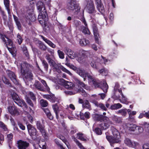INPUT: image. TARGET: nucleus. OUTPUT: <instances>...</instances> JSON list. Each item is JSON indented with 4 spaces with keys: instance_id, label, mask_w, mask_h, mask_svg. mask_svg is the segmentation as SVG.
I'll list each match as a JSON object with an SVG mask.
<instances>
[{
    "instance_id": "nucleus-23",
    "label": "nucleus",
    "mask_w": 149,
    "mask_h": 149,
    "mask_svg": "<svg viewBox=\"0 0 149 149\" xmlns=\"http://www.w3.org/2000/svg\"><path fill=\"white\" fill-rule=\"evenodd\" d=\"M82 108L83 109H86L91 110V106L88 100H84V102L82 104Z\"/></svg>"
},
{
    "instance_id": "nucleus-30",
    "label": "nucleus",
    "mask_w": 149,
    "mask_h": 149,
    "mask_svg": "<svg viewBox=\"0 0 149 149\" xmlns=\"http://www.w3.org/2000/svg\"><path fill=\"white\" fill-rule=\"evenodd\" d=\"M35 87L38 90L41 91H44V88L41 86L40 83L38 81H36L34 84Z\"/></svg>"
},
{
    "instance_id": "nucleus-22",
    "label": "nucleus",
    "mask_w": 149,
    "mask_h": 149,
    "mask_svg": "<svg viewBox=\"0 0 149 149\" xmlns=\"http://www.w3.org/2000/svg\"><path fill=\"white\" fill-rule=\"evenodd\" d=\"M40 36L43 40L49 46L53 48H55L56 47V45L53 43L51 41L48 40L47 38H45L44 36L41 35H40Z\"/></svg>"
},
{
    "instance_id": "nucleus-49",
    "label": "nucleus",
    "mask_w": 149,
    "mask_h": 149,
    "mask_svg": "<svg viewBox=\"0 0 149 149\" xmlns=\"http://www.w3.org/2000/svg\"><path fill=\"white\" fill-rule=\"evenodd\" d=\"M41 82L44 85L45 88V89L47 90H48L49 89V88L47 86V83L43 79H40Z\"/></svg>"
},
{
    "instance_id": "nucleus-12",
    "label": "nucleus",
    "mask_w": 149,
    "mask_h": 149,
    "mask_svg": "<svg viewBox=\"0 0 149 149\" xmlns=\"http://www.w3.org/2000/svg\"><path fill=\"white\" fill-rule=\"evenodd\" d=\"M7 109L9 113L12 116L19 114L18 109L14 105L9 106Z\"/></svg>"
},
{
    "instance_id": "nucleus-56",
    "label": "nucleus",
    "mask_w": 149,
    "mask_h": 149,
    "mask_svg": "<svg viewBox=\"0 0 149 149\" xmlns=\"http://www.w3.org/2000/svg\"><path fill=\"white\" fill-rule=\"evenodd\" d=\"M51 65H52L56 70H58L59 68L58 65L54 61L50 63Z\"/></svg>"
},
{
    "instance_id": "nucleus-31",
    "label": "nucleus",
    "mask_w": 149,
    "mask_h": 149,
    "mask_svg": "<svg viewBox=\"0 0 149 149\" xmlns=\"http://www.w3.org/2000/svg\"><path fill=\"white\" fill-rule=\"evenodd\" d=\"M79 42L80 45L81 46H85L87 45L90 43L89 40L85 38H83L82 39H80Z\"/></svg>"
},
{
    "instance_id": "nucleus-13",
    "label": "nucleus",
    "mask_w": 149,
    "mask_h": 149,
    "mask_svg": "<svg viewBox=\"0 0 149 149\" xmlns=\"http://www.w3.org/2000/svg\"><path fill=\"white\" fill-rule=\"evenodd\" d=\"M37 128L40 131L42 135L45 138L47 136V135L44 127L42 125L40 122L37 121L36 122Z\"/></svg>"
},
{
    "instance_id": "nucleus-46",
    "label": "nucleus",
    "mask_w": 149,
    "mask_h": 149,
    "mask_svg": "<svg viewBox=\"0 0 149 149\" xmlns=\"http://www.w3.org/2000/svg\"><path fill=\"white\" fill-rule=\"evenodd\" d=\"M57 53L60 58L63 59L64 58V54L62 51L58 50L57 51Z\"/></svg>"
},
{
    "instance_id": "nucleus-55",
    "label": "nucleus",
    "mask_w": 149,
    "mask_h": 149,
    "mask_svg": "<svg viewBox=\"0 0 149 149\" xmlns=\"http://www.w3.org/2000/svg\"><path fill=\"white\" fill-rule=\"evenodd\" d=\"M52 108L55 113L59 112V108L58 105L56 104L53 105H52Z\"/></svg>"
},
{
    "instance_id": "nucleus-59",
    "label": "nucleus",
    "mask_w": 149,
    "mask_h": 149,
    "mask_svg": "<svg viewBox=\"0 0 149 149\" xmlns=\"http://www.w3.org/2000/svg\"><path fill=\"white\" fill-rule=\"evenodd\" d=\"M79 92L80 94L84 97H86L87 96V94L85 91L83 89H80L79 90Z\"/></svg>"
},
{
    "instance_id": "nucleus-9",
    "label": "nucleus",
    "mask_w": 149,
    "mask_h": 149,
    "mask_svg": "<svg viewBox=\"0 0 149 149\" xmlns=\"http://www.w3.org/2000/svg\"><path fill=\"white\" fill-rule=\"evenodd\" d=\"M113 124V123L108 117L105 116L102 123L99 125V126L102 130H106L110 126Z\"/></svg>"
},
{
    "instance_id": "nucleus-18",
    "label": "nucleus",
    "mask_w": 149,
    "mask_h": 149,
    "mask_svg": "<svg viewBox=\"0 0 149 149\" xmlns=\"http://www.w3.org/2000/svg\"><path fill=\"white\" fill-rule=\"evenodd\" d=\"M37 9L40 13H43L44 12H46L45 8L43 3L41 1H39L37 3Z\"/></svg>"
},
{
    "instance_id": "nucleus-58",
    "label": "nucleus",
    "mask_w": 149,
    "mask_h": 149,
    "mask_svg": "<svg viewBox=\"0 0 149 149\" xmlns=\"http://www.w3.org/2000/svg\"><path fill=\"white\" fill-rule=\"evenodd\" d=\"M28 94L32 100H36L35 96L33 93L31 92H29L28 93Z\"/></svg>"
},
{
    "instance_id": "nucleus-60",
    "label": "nucleus",
    "mask_w": 149,
    "mask_h": 149,
    "mask_svg": "<svg viewBox=\"0 0 149 149\" xmlns=\"http://www.w3.org/2000/svg\"><path fill=\"white\" fill-rule=\"evenodd\" d=\"M42 64L45 68V69L46 70H47L48 67V65L47 63L45 61L43 60L42 61Z\"/></svg>"
},
{
    "instance_id": "nucleus-32",
    "label": "nucleus",
    "mask_w": 149,
    "mask_h": 149,
    "mask_svg": "<svg viewBox=\"0 0 149 149\" xmlns=\"http://www.w3.org/2000/svg\"><path fill=\"white\" fill-rule=\"evenodd\" d=\"M42 109L48 118H49L50 120H52L53 119V116L51 114L48 109Z\"/></svg>"
},
{
    "instance_id": "nucleus-45",
    "label": "nucleus",
    "mask_w": 149,
    "mask_h": 149,
    "mask_svg": "<svg viewBox=\"0 0 149 149\" xmlns=\"http://www.w3.org/2000/svg\"><path fill=\"white\" fill-rule=\"evenodd\" d=\"M23 40L20 35L18 34L17 36V39L16 40L18 44L19 45H20L22 42Z\"/></svg>"
},
{
    "instance_id": "nucleus-48",
    "label": "nucleus",
    "mask_w": 149,
    "mask_h": 149,
    "mask_svg": "<svg viewBox=\"0 0 149 149\" xmlns=\"http://www.w3.org/2000/svg\"><path fill=\"white\" fill-rule=\"evenodd\" d=\"M40 103L41 106L44 107H47L48 105V103L47 101L43 99H41L40 100Z\"/></svg>"
},
{
    "instance_id": "nucleus-63",
    "label": "nucleus",
    "mask_w": 149,
    "mask_h": 149,
    "mask_svg": "<svg viewBox=\"0 0 149 149\" xmlns=\"http://www.w3.org/2000/svg\"><path fill=\"white\" fill-rule=\"evenodd\" d=\"M84 116L86 118L88 119L90 117V113L88 112H86L84 114Z\"/></svg>"
},
{
    "instance_id": "nucleus-3",
    "label": "nucleus",
    "mask_w": 149,
    "mask_h": 149,
    "mask_svg": "<svg viewBox=\"0 0 149 149\" xmlns=\"http://www.w3.org/2000/svg\"><path fill=\"white\" fill-rule=\"evenodd\" d=\"M111 130L113 136L112 137L107 135L106 138L107 140L110 143H117L120 142V136L119 133L115 128L111 127Z\"/></svg>"
},
{
    "instance_id": "nucleus-24",
    "label": "nucleus",
    "mask_w": 149,
    "mask_h": 149,
    "mask_svg": "<svg viewBox=\"0 0 149 149\" xmlns=\"http://www.w3.org/2000/svg\"><path fill=\"white\" fill-rule=\"evenodd\" d=\"M92 103L94 104L97 107L100 108L106 111L107 109L104 104L101 103H99L97 101L94 100L92 102Z\"/></svg>"
},
{
    "instance_id": "nucleus-52",
    "label": "nucleus",
    "mask_w": 149,
    "mask_h": 149,
    "mask_svg": "<svg viewBox=\"0 0 149 149\" xmlns=\"http://www.w3.org/2000/svg\"><path fill=\"white\" fill-rule=\"evenodd\" d=\"M28 19L31 22H34L35 21L36 18L35 15L33 14H31L29 15V16H28Z\"/></svg>"
},
{
    "instance_id": "nucleus-47",
    "label": "nucleus",
    "mask_w": 149,
    "mask_h": 149,
    "mask_svg": "<svg viewBox=\"0 0 149 149\" xmlns=\"http://www.w3.org/2000/svg\"><path fill=\"white\" fill-rule=\"evenodd\" d=\"M61 69L63 72L68 74L70 75H72V74L71 73V72L69 70H68L65 67H64L63 66H61Z\"/></svg>"
},
{
    "instance_id": "nucleus-11",
    "label": "nucleus",
    "mask_w": 149,
    "mask_h": 149,
    "mask_svg": "<svg viewBox=\"0 0 149 149\" xmlns=\"http://www.w3.org/2000/svg\"><path fill=\"white\" fill-rule=\"evenodd\" d=\"M17 144L18 149H26L29 146V143L21 140L18 141Z\"/></svg>"
},
{
    "instance_id": "nucleus-57",
    "label": "nucleus",
    "mask_w": 149,
    "mask_h": 149,
    "mask_svg": "<svg viewBox=\"0 0 149 149\" xmlns=\"http://www.w3.org/2000/svg\"><path fill=\"white\" fill-rule=\"evenodd\" d=\"M0 11L3 20L6 21L7 19V17L5 15L4 12L1 10H0Z\"/></svg>"
},
{
    "instance_id": "nucleus-6",
    "label": "nucleus",
    "mask_w": 149,
    "mask_h": 149,
    "mask_svg": "<svg viewBox=\"0 0 149 149\" xmlns=\"http://www.w3.org/2000/svg\"><path fill=\"white\" fill-rule=\"evenodd\" d=\"M88 52V51L81 50L79 51V54L76 56L77 61L81 63H85L86 60V54Z\"/></svg>"
},
{
    "instance_id": "nucleus-61",
    "label": "nucleus",
    "mask_w": 149,
    "mask_h": 149,
    "mask_svg": "<svg viewBox=\"0 0 149 149\" xmlns=\"http://www.w3.org/2000/svg\"><path fill=\"white\" fill-rule=\"evenodd\" d=\"M46 59L48 61V62L50 64L54 61L50 57V55H47L46 56Z\"/></svg>"
},
{
    "instance_id": "nucleus-50",
    "label": "nucleus",
    "mask_w": 149,
    "mask_h": 149,
    "mask_svg": "<svg viewBox=\"0 0 149 149\" xmlns=\"http://www.w3.org/2000/svg\"><path fill=\"white\" fill-rule=\"evenodd\" d=\"M25 99L26 102L29 105L32 107H33V103L32 102L31 100L29 97H28L27 96H26Z\"/></svg>"
},
{
    "instance_id": "nucleus-39",
    "label": "nucleus",
    "mask_w": 149,
    "mask_h": 149,
    "mask_svg": "<svg viewBox=\"0 0 149 149\" xmlns=\"http://www.w3.org/2000/svg\"><path fill=\"white\" fill-rule=\"evenodd\" d=\"M13 134L12 133L8 134L7 135L6 138L8 142L9 143H11L13 140Z\"/></svg>"
},
{
    "instance_id": "nucleus-21",
    "label": "nucleus",
    "mask_w": 149,
    "mask_h": 149,
    "mask_svg": "<svg viewBox=\"0 0 149 149\" xmlns=\"http://www.w3.org/2000/svg\"><path fill=\"white\" fill-rule=\"evenodd\" d=\"M43 97L48 100L52 102H55L56 100V99L54 95L53 94L51 95H43Z\"/></svg>"
},
{
    "instance_id": "nucleus-36",
    "label": "nucleus",
    "mask_w": 149,
    "mask_h": 149,
    "mask_svg": "<svg viewBox=\"0 0 149 149\" xmlns=\"http://www.w3.org/2000/svg\"><path fill=\"white\" fill-rule=\"evenodd\" d=\"M76 82L81 87H82L88 90L89 89V87L85 84L83 82L81 81L80 80L77 79V80Z\"/></svg>"
},
{
    "instance_id": "nucleus-35",
    "label": "nucleus",
    "mask_w": 149,
    "mask_h": 149,
    "mask_svg": "<svg viewBox=\"0 0 149 149\" xmlns=\"http://www.w3.org/2000/svg\"><path fill=\"white\" fill-rule=\"evenodd\" d=\"M0 127L4 132H6V133L8 132V130L7 127V126L3 122L1 121H0Z\"/></svg>"
},
{
    "instance_id": "nucleus-8",
    "label": "nucleus",
    "mask_w": 149,
    "mask_h": 149,
    "mask_svg": "<svg viewBox=\"0 0 149 149\" xmlns=\"http://www.w3.org/2000/svg\"><path fill=\"white\" fill-rule=\"evenodd\" d=\"M68 8L70 10H74L78 13L79 11L80 7L79 4H76L74 0H71L67 5Z\"/></svg>"
},
{
    "instance_id": "nucleus-2",
    "label": "nucleus",
    "mask_w": 149,
    "mask_h": 149,
    "mask_svg": "<svg viewBox=\"0 0 149 149\" xmlns=\"http://www.w3.org/2000/svg\"><path fill=\"white\" fill-rule=\"evenodd\" d=\"M32 66L26 62H24L20 64V69L21 75L26 79H32L33 74L30 71Z\"/></svg>"
},
{
    "instance_id": "nucleus-54",
    "label": "nucleus",
    "mask_w": 149,
    "mask_h": 149,
    "mask_svg": "<svg viewBox=\"0 0 149 149\" xmlns=\"http://www.w3.org/2000/svg\"><path fill=\"white\" fill-rule=\"evenodd\" d=\"M2 80L3 82L6 84L8 85V86L11 87V85L9 81L5 77L2 78Z\"/></svg>"
},
{
    "instance_id": "nucleus-10",
    "label": "nucleus",
    "mask_w": 149,
    "mask_h": 149,
    "mask_svg": "<svg viewBox=\"0 0 149 149\" xmlns=\"http://www.w3.org/2000/svg\"><path fill=\"white\" fill-rule=\"evenodd\" d=\"M27 128L29 135L33 138H35L37 136V132L35 128L30 124H29L27 125Z\"/></svg>"
},
{
    "instance_id": "nucleus-17",
    "label": "nucleus",
    "mask_w": 149,
    "mask_h": 149,
    "mask_svg": "<svg viewBox=\"0 0 149 149\" xmlns=\"http://www.w3.org/2000/svg\"><path fill=\"white\" fill-rule=\"evenodd\" d=\"M60 81L63 83L65 88L68 89H71L72 88L73 84L72 82L67 81L62 79H60Z\"/></svg>"
},
{
    "instance_id": "nucleus-44",
    "label": "nucleus",
    "mask_w": 149,
    "mask_h": 149,
    "mask_svg": "<svg viewBox=\"0 0 149 149\" xmlns=\"http://www.w3.org/2000/svg\"><path fill=\"white\" fill-rule=\"evenodd\" d=\"M74 141L81 149H85L77 139L74 138Z\"/></svg>"
},
{
    "instance_id": "nucleus-20",
    "label": "nucleus",
    "mask_w": 149,
    "mask_h": 149,
    "mask_svg": "<svg viewBox=\"0 0 149 149\" xmlns=\"http://www.w3.org/2000/svg\"><path fill=\"white\" fill-rule=\"evenodd\" d=\"M125 143L128 146L130 147H134L136 146V143L134 141H132L129 139H126L124 141Z\"/></svg>"
},
{
    "instance_id": "nucleus-28",
    "label": "nucleus",
    "mask_w": 149,
    "mask_h": 149,
    "mask_svg": "<svg viewBox=\"0 0 149 149\" xmlns=\"http://www.w3.org/2000/svg\"><path fill=\"white\" fill-rule=\"evenodd\" d=\"M120 95H121L122 97L120 99V98L119 99V101L120 102L125 104H128L130 102L128 101V99L126 97H125V96L123 95L122 93H121Z\"/></svg>"
},
{
    "instance_id": "nucleus-40",
    "label": "nucleus",
    "mask_w": 149,
    "mask_h": 149,
    "mask_svg": "<svg viewBox=\"0 0 149 149\" xmlns=\"http://www.w3.org/2000/svg\"><path fill=\"white\" fill-rule=\"evenodd\" d=\"M97 8L98 11L101 13H103L104 12V9L102 4L97 6Z\"/></svg>"
},
{
    "instance_id": "nucleus-7",
    "label": "nucleus",
    "mask_w": 149,
    "mask_h": 149,
    "mask_svg": "<svg viewBox=\"0 0 149 149\" xmlns=\"http://www.w3.org/2000/svg\"><path fill=\"white\" fill-rule=\"evenodd\" d=\"M113 97L116 100L120 98V95L122 92V89L120 88V86L118 83H115V86L114 87L113 90Z\"/></svg>"
},
{
    "instance_id": "nucleus-38",
    "label": "nucleus",
    "mask_w": 149,
    "mask_h": 149,
    "mask_svg": "<svg viewBox=\"0 0 149 149\" xmlns=\"http://www.w3.org/2000/svg\"><path fill=\"white\" fill-rule=\"evenodd\" d=\"M122 105L118 103L117 104H115L111 106V109L112 110H114L118 109L121 108Z\"/></svg>"
},
{
    "instance_id": "nucleus-4",
    "label": "nucleus",
    "mask_w": 149,
    "mask_h": 149,
    "mask_svg": "<svg viewBox=\"0 0 149 149\" xmlns=\"http://www.w3.org/2000/svg\"><path fill=\"white\" fill-rule=\"evenodd\" d=\"M38 19L39 22L44 28V29L46 30V32L48 31L49 28L47 24L48 17L47 12L40 13Z\"/></svg>"
},
{
    "instance_id": "nucleus-64",
    "label": "nucleus",
    "mask_w": 149,
    "mask_h": 149,
    "mask_svg": "<svg viewBox=\"0 0 149 149\" xmlns=\"http://www.w3.org/2000/svg\"><path fill=\"white\" fill-rule=\"evenodd\" d=\"M143 149H149V144H144L143 146Z\"/></svg>"
},
{
    "instance_id": "nucleus-25",
    "label": "nucleus",
    "mask_w": 149,
    "mask_h": 149,
    "mask_svg": "<svg viewBox=\"0 0 149 149\" xmlns=\"http://www.w3.org/2000/svg\"><path fill=\"white\" fill-rule=\"evenodd\" d=\"M13 17L18 29L19 30L22 29V25L19 21L18 18L15 15H13Z\"/></svg>"
},
{
    "instance_id": "nucleus-34",
    "label": "nucleus",
    "mask_w": 149,
    "mask_h": 149,
    "mask_svg": "<svg viewBox=\"0 0 149 149\" xmlns=\"http://www.w3.org/2000/svg\"><path fill=\"white\" fill-rule=\"evenodd\" d=\"M127 126L129 128V130L131 131H134L136 129L137 126L133 124H128Z\"/></svg>"
},
{
    "instance_id": "nucleus-29",
    "label": "nucleus",
    "mask_w": 149,
    "mask_h": 149,
    "mask_svg": "<svg viewBox=\"0 0 149 149\" xmlns=\"http://www.w3.org/2000/svg\"><path fill=\"white\" fill-rule=\"evenodd\" d=\"M104 117L105 116H103L102 115L95 114L93 116V119L95 120L100 121L102 122L103 121Z\"/></svg>"
},
{
    "instance_id": "nucleus-27",
    "label": "nucleus",
    "mask_w": 149,
    "mask_h": 149,
    "mask_svg": "<svg viewBox=\"0 0 149 149\" xmlns=\"http://www.w3.org/2000/svg\"><path fill=\"white\" fill-rule=\"evenodd\" d=\"M95 10L94 6L93 3L91 2L89 4L87 7V11L89 13H94Z\"/></svg>"
},
{
    "instance_id": "nucleus-37",
    "label": "nucleus",
    "mask_w": 149,
    "mask_h": 149,
    "mask_svg": "<svg viewBox=\"0 0 149 149\" xmlns=\"http://www.w3.org/2000/svg\"><path fill=\"white\" fill-rule=\"evenodd\" d=\"M38 44L39 48L41 50L45 51L47 49V47L42 42L39 41Z\"/></svg>"
},
{
    "instance_id": "nucleus-42",
    "label": "nucleus",
    "mask_w": 149,
    "mask_h": 149,
    "mask_svg": "<svg viewBox=\"0 0 149 149\" xmlns=\"http://www.w3.org/2000/svg\"><path fill=\"white\" fill-rule=\"evenodd\" d=\"M112 117L113 120L115 121L116 123H121V119L120 118L114 115L112 116Z\"/></svg>"
},
{
    "instance_id": "nucleus-33",
    "label": "nucleus",
    "mask_w": 149,
    "mask_h": 149,
    "mask_svg": "<svg viewBox=\"0 0 149 149\" xmlns=\"http://www.w3.org/2000/svg\"><path fill=\"white\" fill-rule=\"evenodd\" d=\"M100 62L99 59H97L96 61H93L91 63V66L93 68L97 69L98 65V62Z\"/></svg>"
},
{
    "instance_id": "nucleus-51",
    "label": "nucleus",
    "mask_w": 149,
    "mask_h": 149,
    "mask_svg": "<svg viewBox=\"0 0 149 149\" xmlns=\"http://www.w3.org/2000/svg\"><path fill=\"white\" fill-rule=\"evenodd\" d=\"M82 32L85 34H90V32L87 27H83Z\"/></svg>"
},
{
    "instance_id": "nucleus-5",
    "label": "nucleus",
    "mask_w": 149,
    "mask_h": 149,
    "mask_svg": "<svg viewBox=\"0 0 149 149\" xmlns=\"http://www.w3.org/2000/svg\"><path fill=\"white\" fill-rule=\"evenodd\" d=\"M12 97L14 102L19 106L21 107L24 106L26 108H28V106L24 101L22 99H20L16 93H12Z\"/></svg>"
},
{
    "instance_id": "nucleus-1",
    "label": "nucleus",
    "mask_w": 149,
    "mask_h": 149,
    "mask_svg": "<svg viewBox=\"0 0 149 149\" xmlns=\"http://www.w3.org/2000/svg\"><path fill=\"white\" fill-rule=\"evenodd\" d=\"M76 72L80 76L84 78V81L85 78L87 77L90 83L93 84L95 88H100L104 93H106L107 92L108 86L105 80H103L102 82L99 83L95 80L93 76L86 72L83 69L81 68H78Z\"/></svg>"
},
{
    "instance_id": "nucleus-62",
    "label": "nucleus",
    "mask_w": 149,
    "mask_h": 149,
    "mask_svg": "<svg viewBox=\"0 0 149 149\" xmlns=\"http://www.w3.org/2000/svg\"><path fill=\"white\" fill-rule=\"evenodd\" d=\"M64 92L66 94L69 95H74L76 93L75 92H73L72 91H65Z\"/></svg>"
},
{
    "instance_id": "nucleus-15",
    "label": "nucleus",
    "mask_w": 149,
    "mask_h": 149,
    "mask_svg": "<svg viewBox=\"0 0 149 149\" xmlns=\"http://www.w3.org/2000/svg\"><path fill=\"white\" fill-rule=\"evenodd\" d=\"M0 35L1 38L3 40L4 43L6 44L7 45L13 46V42L11 40L6 37L5 35L0 34Z\"/></svg>"
},
{
    "instance_id": "nucleus-43",
    "label": "nucleus",
    "mask_w": 149,
    "mask_h": 149,
    "mask_svg": "<svg viewBox=\"0 0 149 149\" xmlns=\"http://www.w3.org/2000/svg\"><path fill=\"white\" fill-rule=\"evenodd\" d=\"M77 138L78 139L83 141H86V139L85 138L84 136H83V135L82 133H78L77 134Z\"/></svg>"
},
{
    "instance_id": "nucleus-16",
    "label": "nucleus",
    "mask_w": 149,
    "mask_h": 149,
    "mask_svg": "<svg viewBox=\"0 0 149 149\" xmlns=\"http://www.w3.org/2000/svg\"><path fill=\"white\" fill-rule=\"evenodd\" d=\"M64 51L69 57L71 59H74L76 57L75 54H74L73 51L68 48H65Z\"/></svg>"
},
{
    "instance_id": "nucleus-19",
    "label": "nucleus",
    "mask_w": 149,
    "mask_h": 149,
    "mask_svg": "<svg viewBox=\"0 0 149 149\" xmlns=\"http://www.w3.org/2000/svg\"><path fill=\"white\" fill-rule=\"evenodd\" d=\"M94 36L96 42L98 43V36H99L97 28L95 25H93V27Z\"/></svg>"
},
{
    "instance_id": "nucleus-53",
    "label": "nucleus",
    "mask_w": 149,
    "mask_h": 149,
    "mask_svg": "<svg viewBox=\"0 0 149 149\" xmlns=\"http://www.w3.org/2000/svg\"><path fill=\"white\" fill-rule=\"evenodd\" d=\"M94 131L97 135H101L102 133L101 129L98 127L96 128Z\"/></svg>"
},
{
    "instance_id": "nucleus-14",
    "label": "nucleus",
    "mask_w": 149,
    "mask_h": 149,
    "mask_svg": "<svg viewBox=\"0 0 149 149\" xmlns=\"http://www.w3.org/2000/svg\"><path fill=\"white\" fill-rule=\"evenodd\" d=\"M7 72L9 77L11 79L12 81L15 84H18L19 83L16 79V76L15 73L9 70L7 71Z\"/></svg>"
},
{
    "instance_id": "nucleus-26",
    "label": "nucleus",
    "mask_w": 149,
    "mask_h": 149,
    "mask_svg": "<svg viewBox=\"0 0 149 149\" xmlns=\"http://www.w3.org/2000/svg\"><path fill=\"white\" fill-rule=\"evenodd\" d=\"M4 3L7 10L9 16H11L9 0H3Z\"/></svg>"
},
{
    "instance_id": "nucleus-41",
    "label": "nucleus",
    "mask_w": 149,
    "mask_h": 149,
    "mask_svg": "<svg viewBox=\"0 0 149 149\" xmlns=\"http://www.w3.org/2000/svg\"><path fill=\"white\" fill-rule=\"evenodd\" d=\"M117 112V113L118 114H120L123 116H125L127 114V109H121Z\"/></svg>"
}]
</instances>
